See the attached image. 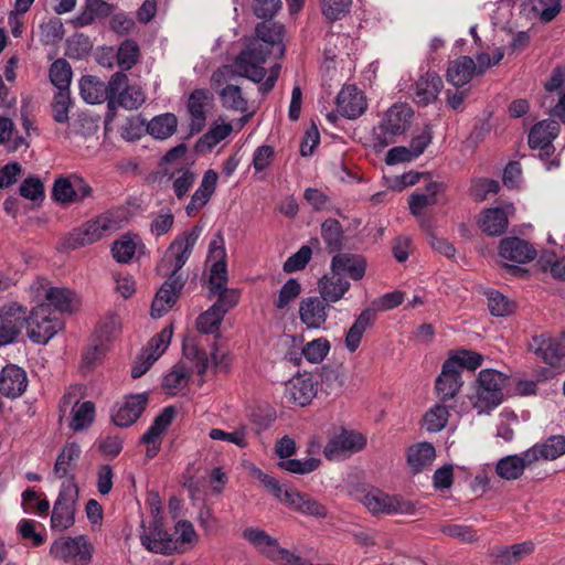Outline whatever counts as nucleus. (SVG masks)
Masks as SVG:
<instances>
[{"mask_svg": "<svg viewBox=\"0 0 565 565\" xmlns=\"http://www.w3.org/2000/svg\"><path fill=\"white\" fill-rule=\"evenodd\" d=\"M285 28L282 24L270 21L257 23L255 28L256 38L249 41L246 47L235 57L231 66L233 72L246 77L254 83L263 81L267 74L264 64L267 57L275 54L281 57L285 53L282 42Z\"/></svg>", "mask_w": 565, "mask_h": 565, "instance_id": "nucleus-1", "label": "nucleus"}, {"mask_svg": "<svg viewBox=\"0 0 565 565\" xmlns=\"http://www.w3.org/2000/svg\"><path fill=\"white\" fill-rule=\"evenodd\" d=\"M254 476L276 499L291 510L317 519L327 518V507L310 494L300 492L295 488L284 489V486L275 477L263 472L260 469H255Z\"/></svg>", "mask_w": 565, "mask_h": 565, "instance_id": "nucleus-2", "label": "nucleus"}, {"mask_svg": "<svg viewBox=\"0 0 565 565\" xmlns=\"http://www.w3.org/2000/svg\"><path fill=\"white\" fill-rule=\"evenodd\" d=\"M414 118L413 108L405 103L393 104L373 127V146L377 151L393 145L397 137L403 136L411 128Z\"/></svg>", "mask_w": 565, "mask_h": 565, "instance_id": "nucleus-3", "label": "nucleus"}, {"mask_svg": "<svg viewBox=\"0 0 565 565\" xmlns=\"http://www.w3.org/2000/svg\"><path fill=\"white\" fill-rule=\"evenodd\" d=\"M508 376L493 370L484 369L476 380V401L473 406L480 412H490L503 401V387Z\"/></svg>", "mask_w": 565, "mask_h": 565, "instance_id": "nucleus-4", "label": "nucleus"}, {"mask_svg": "<svg viewBox=\"0 0 565 565\" xmlns=\"http://www.w3.org/2000/svg\"><path fill=\"white\" fill-rule=\"evenodd\" d=\"M201 233L202 227L194 225L177 235L167 248L159 269L167 268L171 275H181L180 270L189 260Z\"/></svg>", "mask_w": 565, "mask_h": 565, "instance_id": "nucleus-5", "label": "nucleus"}, {"mask_svg": "<svg viewBox=\"0 0 565 565\" xmlns=\"http://www.w3.org/2000/svg\"><path fill=\"white\" fill-rule=\"evenodd\" d=\"M108 110L115 111L118 108L128 110L138 109L146 99L141 87L129 85V78L124 72H116L108 81Z\"/></svg>", "mask_w": 565, "mask_h": 565, "instance_id": "nucleus-6", "label": "nucleus"}, {"mask_svg": "<svg viewBox=\"0 0 565 565\" xmlns=\"http://www.w3.org/2000/svg\"><path fill=\"white\" fill-rule=\"evenodd\" d=\"M561 130L557 121L545 119L536 122L530 130L527 136L529 147L533 150H540L539 157L546 163V169L551 170L559 166L558 159H548L554 154L555 147L553 141L556 139Z\"/></svg>", "mask_w": 565, "mask_h": 565, "instance_id": "nucleus-7", "label": "nucleus"}, {"mask_svg": "<svg viewBox=\"0 0 565 565\" xmlns=\"http://www.w3.org/2000/svg\"><path fill=\"white\" fill-rule=\"evenodd\" d=\"M94 546L87 535L60 537L50 547V555L75 565H88L93 558Z\"/></svg>", "mask_w": 565, "mask_h": 565, "instance_id": "nucleus-8", "label": "nucleus"}, {"mask_svg": "<svg viewBox=\"0 0 565 565\" xmlns=\"http://www.w3.org/2000/svg\"><path fill=\"white\" fill-rule=\"evenodd\" d=\"M78 492V487L75 482L67 481L62 483L51 515V529L53 531L62 532L74 525Z\"/></svg>", "mask_w": 565, "mask_h": 565, "instance_id": "nucleus-9", "label": "nucleus"}, {"mask_svg": "<svg viewBox=\"0 0 565 565\" xmlns=\"http://www.w3.org/2000/svg\"><path fill=\"white\" fill-rule=\"evenodd\" d=\"M62 328L63 322L52 316L50 305L39 303L28 317L26 333L36 344L47 343Z\"/></svg>", "mask_w": 565, "mask_h": 565, "instance_id": "nucleus-10", "label": "nucleus"}, {"mask_svg": "<svg viewBox=\"0 0 565 565\" xmlns=\"http://www.w3.org/2000/svg\"><path fill=\"white\" fill-rule=\"evenodd\" d=\"M114 226L115 222L111 217L107 215L97 216L95 220L88 221L70 232L64 238V246L68 249H76L90 245L103 238Z\"/></svg>", "mask_w": 565, "mask_h": 565, "instance_id": "nucleus-11", "label": "nucleus"}, {"mask_svg": "<svg viewBox=\"0 0 565 565\" xmlns=\"http://www.w3.org/2000/svg\"><path fill=\"white\" fill-rule=\"evenodd\" d=\"M28 309L18 302L0 307V347L13 343L24 326L28 327Z\"/></svg>", "mask_w": 565, "mask_h": 565, "instance_id": "nucleus-12", "label": "nucleus"}, {"mask_svg": "<svg viewBox=\"0 0 565 565\" xmlns=\"http://www.w3.org/2000/svg\"><path fill=\"white\" fill-rule=\"evenodd\" d=\"M207 259L213 262L210 270L209 290H218L227 284L226 249L223 234L217 232L210 242Z\"/></svg>", "mask_w": 565, "mask_h": 565, "instance_id": "nucleus-13", "label": "nucleus"}, {"mask_svg": "<svg viewBox=\"0 0 565 565\" xmlns=\"http://www.w3.org/2000/svg\"><path fill=\"white\" fill-rule=\"evenodd\" d=\"M111 330L108 324H99L90 337L88 347L83 351L81 369L92 371L104 359L109 350L111 341Z\"/></svg>", "mask_w": 565, "mask_h": 565, "instance_id": "nucleus-14", "label": "nucleus"}, {"mask_svg": "<svg viewBox=\"0 0 565 565\" xmlns=\"http://www.w3.org/2000/svg\"><path fill=\"white\" fill-rule=\"evenodd\" d=\"M365 444L366 440L361 434L343 429L329 439L323 448V455L328 460H339L360 451Z\"/></svg>", "mask_w": 565, "mask_h": 565, "instance_id": "nucleus-15", "label": "nucleus"}, {"mask_svg": "<svg viewBox=\"0 0 565 565\" xmlns=\"http://www.w3.org/2000/svg\"><path fill=\"white\" fill-rule=\"evenodd\" d=\"M148 403L149 395L146 392L125 396L122 403L113 411V423L118 427H130L142 415Z\"/></svg>", "mask_w": 565, "mask_h": 565, "instance_id": "nucleus-16", "label": "nucleus"}, {"mask_svg": "<svg viewBox=\"0 0 565 565\" xmlns=\"http://www.w3.org/2000/svg\"><path fill=\"white\" fill-rule=\"evenodd\" d=\"M184 284L183 275L169 274L168 279L162 284L152 301L150 311L152 318H161L172 308Z\"/></svg>", "mask_w": 565, "mask_h": 565, "instance_id": "nucleus-17", "label": "nucleus"}, {"mask_svg": "<svg viewBox=\"0 0 565 565\" xmlns=\"http://www.w3.org/2000/svg\"><path fill=\"white\" fill-rule=\"evenodd\" d=\"M140 542L149 552L171 555L173 553H183L185 548L177 546L171 534H169L159 521H153L152 525L140 535Z\"/></svg>", "mask_w": 565, "mask_h": 565, "instance_id": "nucleus-18", "label": "nucleus"}, {"mask_svg": "<svg viewBox=\"0 0 565 565\" xmlns=\"http://www.w3.org/2000/svg\"><path fill=\"white\" fill-rule=\"evenodd\" d=\"M335 105L337 111L348 119L359 118L367 108L364 93L355 85H344L337 95Z\"/></svg>", "mask_w": 565, "mask_h": 565, "instance_id": "nucleus-19", "label": "nucleus"}, {"mask_svg": "<svg viewBox=\"0 0 565 565\" xmlns=\"http://www.w3.org/2000/svg\"><path fill=\"white\" fill-rule=\"evenodd\" d=\"M530 349L546 364L554 366L565 358V335L554 338L548 333L534 335Z\"/></svg>", "mask_w": 565, "mask_h": 565, "instance_id": "nucleus-20", "label": "nucleus"}, {"mask_svg": "<svg viewBox=\"0 0 565 565\" xmlns=\"http://www.w3.org/2000/svg\"><path fill=\"white\" fill-rule=\"evenodd\" d=\"M454 363V360H446L435 382L437 396L444 404L454 399L463 385L460 372L452 369Z\"/></svg>", "mask_w": 565, "mask_h": 565, "instance_id": "nucleus-21", "label": "nucleus"}, {"mask_svg": "<svg viewBox=\"0 0 565 565\" xmlns=\"http://www.w3.org/2000/svg\"><path fill=\"white\" fill-rule=\"evenodd\" d=\"M364 504L372 513H411L413 507L399 497L388 495L383 492H370L364 497Z\"/></svg>", "mask_w": 565, "mask_h": 565, "instance_id": "nucleus-22", "label": "nucleus"}, {"mask_svg": "<svg viewBox=\"0 0 565 565\" xmlns=\"http://www.w3.org/2000/svg\"><path fill=\"white\" fill-rule=\"evenodd\" d=\"M317 383L311 374H298L286 384V398L299 406H306L311 403L317 394Z\"/></svg>", "mask_w": 565, "mask_h": 565, "instance_id": "nucleus-23", "label": "nucleus"}, {"mask_svg": "<svg viewBox=\"0 0 565 565\" xmlns=\"http://www.w3.org/2000/svg\"><path fill=\"white\" fill-rule=\"evenodd\" d=\"M499 255L507 260L525 264L536 257V249L529 242L511 236L500 241Z\"/></svg>", "mask_w": 565, "mask_h": 565, "instance_id": "nucleus-24", "label": "nucleus"}, {"mask_svg": "<svg viewBox=\"0 0 565 565\" xmlns=\"http://www.w3.org/2000/svg\"><path fill=\"white\" fill-rule=\"evenodd\" d=\"M217 180L218 174L215 170L209 169L204 172L199 188L192 194L190 202L185 206L188 216H195L199 211L209 203L216 190Z\"/></svg>", "mask_w": 565, "mask_h": 565, "instance_id": "nucleus-25", "label": "nucleus"}, {"mask_svg": "<svg viewBox=\"0 0 565 565\" xmlns=\"http://www.w3.org/2000/svg\"><path fill=\"white\" fill-rule=\"evenodd\" d=\"M28 386L25 371L15 365L8 364L0 372V393L7 397L15 398L21 396Z\"/></svg>", "mask_w": 565, "mask_h": 565, "instance_id": "nucleus-26", "label": "nucleus"}, {"mask_svg": "<svg viewBox=\"0 0 565 565\" xmlns=\"http://www.w3.org/2000/svg\"><path fill=\"white\" fill-rule=\"evenodd\" d=\"M366 265V259L362 255L338 253L332 257L330 267L333 274L339 276L347 274L353 280H360L365 275Z\"/></svg>", "mask_w": 565, "mask_h": 565, "instance_id": "nucleus-27", "label": "nucleus"}, {"mask_svg": "<svg viewBox=\"0 0 565 565\" xmlns=\"http://www.w3.org/2000/svg\"><path fill=\"white\" fill-rule=\"evenodd\" d=\"M443 87L441 77L435 72H427L415 83L413 98L420 106L434 103Z\"/></svg>", "mask_w": 565, "mask_h": 565, "instance_id": "nucleus-28", "label": "nucleus"}, {"mask_svg": "<svg viewBox=\"0 0 565 565\" xmlns=\"http://www.w3.org/2000/svg\"><path fill=\"white\" fill-rule=\"evenodd\" d=\"M210 99V93L204 88L194 89L190 94L188 100V110L191 116V134H199L204 128L206 121L205 107Z\"/></svg>", "mask_w": 565, "mask_h": 565, "instance_id": "nucleus-29", "label": "nucleus"}, {"mask_svg": "<svg viewBox=\"0 0 565 565\" xmlns=\"http://www.w3.org/2000/svg\"><path fill=\"white\" fill-rule=\"evenodd\" d=\"M328 302L321 298H306L300 302V319L308 328L318 329L326 322L328 318Z\"/></svg>", "mask_w": 565, "mask_h": 565, "instance_id": "nucleus-30", "label": "nucleus"}, {"mask_svg": "<svg viewBox=\"0 0 565 565\" xmlns=\"http://www.w3.org/2000/svg\"><path fill=\"white\" fill-rule=\"evenodd\" d=\"M376 320V310L366 308L358 316L345 334V347L350 352H355L360 347L364 332L373 326Z\"/></svg>", "mask_w": 565, "mask_h": 565, "instance_id": "nucleus-31", "label": "nucleus"}, {"mask_svg": "<svg viewBox=\"0 0 565 565\" xmlns=\"http://www.w3.org/2000/svg\"><path fill=\"white\" fill-rule=\"evenodd\" d=\"M436 458V450L430 443H418L407 449V463L413 475L420 473L431 466Z\"/></svg>", "mask_w": 565, "mask_h": 565, "instance_id": "nucleus-32", "label": "nucleus"}, {"mask_svg": "<svg viewBox=\"0 0 565 565\" xmlns=\"http://www.w3.org/2000/svg\"><path fill=\"white\" fill-rule=\"evenodd\" d=\"M79 93L82 98L88 104H102L105 100L108 103L110 98L108 83L105 84L93 75H85L79 79Z\"/></svg>", "mask_w": 565, "mask_h": 565, "instance_id": "nucleus-33", "label": "nucleus"}, {"mask_svg": "<svg viewBox=\"0 0 565 565\" xmlns=\"http://www.w3.org/2000/svg\"><path fill=\"white\" fill-rule=\"evenodd\" d=\"M477 71L476 62L469 56H460L449 62L447 68V81L456 87L469 83Z\"/></svg>", "mask_w": 565, "mask_h": 565, "instance_id": "nucleus-34", "label": "nucleus"}, {"mask_svg": "<svg viewBox=\"0 0 565 565\" xmlns=\"http://www.w3.org/2000/svg\"><path fill=\"white\" fill-rule=\"evenodd\" d=\"M318 286L321 299L326 302H337L350 289L351 285L345 278L331 271L330 276L326 275L319 280Z\"/></svg>", "mask_w": 565, "mask_h": 565, "instance_id": "nucleus-35", "label": "nucleus"}, {"mask_svg": "<svg viewBox=\"0 0 565 565\" xmlns=\"http://www.w3.org/2000/svg\"><path fill=\"white\" fill-rule=\"evenodd\" d=\"M321 237L329 253H339L343 247L344 231L339 220L329 217L321 224Z\"/></svg>", "mask_w": 565, "mask_h": 565, "instance_id": "nucleus-36", "label": "nucleus"}, {"mask_svg": "<svg viewBox=\"0 0 565 565\" xmlns=\"http://www.w3.org/2000/svg\"><path fill=\"white\" fill-rule=\"evenodd\" d=\"M509 225L507 212L502 207H491L483 211L480 227L490 236L502 235Z\"/></svg>", "mask_w": 565, "mask_h": 565, "instance_id": "nucleus-37", "label": "nucleus"}, {"mask_svg": "<svg viewBox=\"0 0 565 565\" xmlns=\"http://www.w3.org/2000/svg\"><path fill=\"white\" fill-rule=\"evenodd\" d=\"M178 127V118L172 113L154 116L146 126V131L156 139L164 140L171 137Z\"/></svg>", "mask_w": 565, "mask_h": 565, "instance_id": "nucleus-38", "label": "nucleus"}, {"mask_svg": "<svg viewBox=\"0 0 565 565\" xmlns=\"http://www.w3.org/2000/svg\"><path fill=\"white\" fill-rule=\"evenodd\" d=\"M171 186L178 200H183L188 196L190 190L196 181V173L188 166H182L174 169L169 174Z\"/></svg>", "mask_w": 565, "mask_h": 565, "instance_id": "nucleus-39", "label": "nucleus"}, {"mask_svg": "<svg viewBox=\"0 0 565 565\" xmlns=\"http://www.w3.org/2000/svg\"><path fill=\"white\" fill-rule=\"evenodd\" d=\"M46 305L62 313H72L77 308L76 295L67 288L54 287L46 291Z\"/></svg>", "mask_w": 565, "mask_h": 565, "instance_id": "nucleus-40", "label": "nucleus"}, {"mask_svg": "<svg viewBox=\"0 0 565 565\" xmlns=\"http://www.w3.org/2000/svg\"><path fill=\"white\" fill-rule=\"evenodd\" d=\"M79 456V446L76 443H67L56 458L54 475L60 479L65 478L76 467Z\"/></svg>", "mask_w": 565, "mask_h": 565, "instance_id": "nucleus-41", "label": "nucleus"}, {"mask_svg": "<svg viewBox=\"0 0 565 565\" xmlns=\"http://www.w3.org/2000/svg\"><path fill=\"white\" fill-rule=\"evenodd\" d=\"M177 415L174 406L164 407L161 413L153 419L150 427L141 436L140 443L150 444L157 440L160 435L170 426Z\"/></svg>", "mask_w": 565, "mask_h": 565, "instance_id": "nucleus-42", "label": "nucleus"}, {"mask_svg": "<svg viewBox=\"0 0 565 565\" xmlns=\"http://www.w3.org/2000/svg\"><path fill=\"white\" fill-rule=\"evenodd\" d=\"M183 355L194 363L199 375H204L209 367V358L203 349H200L194 337H184L182 341Z\"/></svg>", "mask_w": 565, "mask_h": 565, "instance_id": "nucleus-43", "label": "nucleus"}, {"mask_svg": "<svg viewBox=\"0 0 565 565\" xmlns=\"http://www.w3.org/2000/svg\"><path fill=\"white\" fill-rule=\"evenodd\" d=\"M484 295L488 309L494 317H508L516 310V303L498 290L489 289Z\"/></svg>", "mask_w": 565, "mask_h": 565, "instance_id": "nucleus-44", "label": "nucleus"}, {"mask_svg": "<svg viewBox=\"0 0 565 565\" xmlns=\"http://www.w3.org/2000/svg\"><path fill=\"white\" fill-rule=\"evenodd\" d=\"M310 245L301 246L295 254L287 258L284 263L282 269L285 273H295L303 269L311 259L312 247H319L320 241L317 237H312L309 241Z\"/></svg>", "mask_w": 565, "mask_h": 565, "instance_id": "nucleus-45", "label": "nucleus"}, {"mask_svg": "<svg viewBox=\"0 0 565 565\" xmlns=\"http://www.w3.org/2000/svg\"><path fill=\"white\" fill-rule=\"evenodd\" d=\"M72 74V67L65 58H57L49 70L50 79L57 90H70Z\"/></svg>", "mask_w": 565, "mask_h": 565, "instance_id": "nucleus-46", "label": "nucleus"}, {"mask_svg": "<svg viewBox=\"0 0 565 565\" xmlns=\"http://www.w3.org/2000/svg\"><path fill=\"white\" fill-rule=\"evenodd\" d=\"M140 47L134 40H125L120 43L117 51V64L120 72L131 70L139 61Z\"/></svg>", "mask_w": 565, "mask_h": 565, "instance_id": "nucleus-47", "label": "nucleus"}, {"mask_svg": "<svg viewBox=\"0 0 565 565\" xmlns=\"http://www.w3.org/2000/svg\"><path fill=\"white\" fill-rule=\"evenodd\" d=\"M223 107L244 113L247 110V100L244 98L242 89L237 85H226L218 93Z\"/></svg>", "mask_w": 565, "mask_h": 565, "instance_id": "nucleus-48", "label": "nucleus"}, {"mask_svg": "<svg viewBox=\"0 0 565 565\" xmlns=\"http://www.w3.org/2000/svg\"><path fill=\"white\" fill-rule=\"evenodd\" d=\"M53 201L61 204H70L76 202L74 174L70 177H58L55 179L52 189Z\"/></svg>", "mask_w": 565, "mask_h": 565, "instance_id": "nucleus-49", "label": "nucleus"}, {"mask_svg": "<svg viewBox=\"0 0 565 565\" xmlns=\"http://www.w3.org/2000/svg\"><path fill=\"white\" fill-rule=\"evenodd\" d=\"M95 418V405L90 401L78 402L73 407V417L70 424L74 430H83L92 425Z\"/></svg>", "mask_w": 565, "mask_h": 565, "instance_id": "nucleus-50", "label": "nucleus"}, {"mask_svg": "<svg viewBox=\"0 0 565 565\" xmlns=\"http://www.w3.org/2000/svg\"><path fill=\"white\" fill-rule=\"evenodd\" d=\"M448 405L438 403L429 408L424 416V425L429 433L440 431L448 423Z\"/></svg>", "mask_w": 565, "mask_h": 565, "instance_id": "nucleus-51", "label": "nucleus"}, {"mask_svg": "<svg viewBox=\"0 0 565 565\" xmlns=\"http://www.w3.org/2000/svg\"><path fill=\"white\" fill-rule=\"evenodd\" d=\"M530 11L544 23L551 22L562 10V0H530Z\"/></svg>", "mask_w": 565, "mask_h": 565, "instance_id": "nucleus-52", "label": "nucleus"}, {"mask_svg": "<svg viewBox=\"0 0 565 565\" xmlns=\"http://www.w3.org/2000/svg\"><path fill=\"white\" fill-rule=\"evenodd\" d=\"M224 317L221 316L216 310L210 307L207 310L202 312L195 321L196 329L203 334H214L216 339L220 338V327Z\"/></svg>", "mask_w": 565, "mask_h": 565, "instance_id": "nucleus-53", "label": "nucleus"}, {"mask_svg": "<svg viewBox=\"0 0 565 565\" xmlns=\"http://www.w3.org/2000/svg\"><path fill=\"white\" fill-rule=\"evenodd\" d=\"M500 191V183L488 178H473L470 182L469 195L476 202H483L489 194H497Z\"/></svg>", "mask_w": 565, "mask_h": 565, "instance_id": "nucleus-54", "label": "nucleus"}, {"mask_svg": "<svg viewBox=\"0 0 565 565\" xmlns=\"http://www.w3.org/2000/svg\"><path fill=\"white\" fill-rule=\"evenodd\" d=\"M447 360H454L452 369L461 373L462 369L477 370L483 362V356L475 351L458 350L449 355Z\"/></svg>", "mask_w": 565, "mask_h": 565, "instance_id": "nucleus-55", "label": "nucleus"}, {"mask_svg": "<svg viewBox=\"0 0 565 565\" xmlns=\"http://www.w3.org/2000/svg\"><path fill=\"white\" fill-rule=\"evenodd\" d=\"M523 471L522 460L519 459V455L505 456L495 466L498 476L505 480H516L522 476Z\"/></svg>", "mask_w": 565, "mask_h": 565, "instance_id": "nucleus-56", "label": "nucleus"}, {"mask_svg": "<svg viewBox=\"0 0 565 565\" xmlns=\"http://www.w3.org/2000/svg\"><path fill=\"white\" fill-rule=\"evenodd\" d=\"M72 104L70 90H57L51 104L53 119L58 124L68 122V111Z\"/></svg>", "mask_w": 565, "mask_h": 565, "instance_id": "nucleus-57", "label": "nucleus"}, {"mask_svg": "<svg viewBox=\"0 0 565 565\" xmlns=\"http://www.w3.org/2000/svg\"><path fill=\"white\" fill-rule=\"evenodd\" d=\"M93 50L89 38L83 33H77L66 41V55L73 60L86 57Z\"/></svg>", "mask_w": 565, "mask_h": 565, "instance_id": "nucleus-58", "label": "nucleus"}, {"mask_svg": "<svg viewBox=\"0 0 565 565\" xmlns=\"http://www.w3.org/2000/svg\"><path fill=\"white\" fill-rule=\"evenodd\" d=\"M320 379L321 387L327 394H337L344 385V377L338 367L322 366Z\"/></svg>", "mask_w": 565, "mask_h": 565, "instance_id": "nucleus-59", "label": "nucleus"}, {"mask_svg": "<svg viewBox=\"0 0 565 565\" xmlns=\"http://www.w3.org/2000/svg\"><path fill=\"white\" fill-rule=\"evenodd\" d=\"M321 461L318 458H308L305 460L300 459H291L290 457L280 460L278 462V467L282 470H286L296 475H308L315 470H317L320 466Z\"/></svg>", "mask_w": 565, "mask_h": 565, "instance_id": "nucleus-60", "label": "nucleus"}, {"mask_svg": "<svg viewBox=\"0 0 565 565\" xmlns=\"http://www.w3.org/2000/svg\"><path fill=\"white\" fill-rule=\"evenodd\" d=\"M210 292L217 295L216 301L211 307L223 317L237 305L239 299V294L235 289H227L226 286Z\"/></svg>", "mask_w": 565, "mask_h": 565, "instance_id": "nucleus-61", "label": "nucleus"}, {"mask_svg": "<svg viewBox=\"0 0 565 565\" xmlns=\"http://www.w3.org/2000/svg\"><path fill=\"white\" fill-rule=\"evenodd\" d=\"M113 257L120 264H128L136 254V243L129 235H124L114 242L111 246Z\"/></svg>", "mask_w": 565, "mask_h": 565, "instance_id": "nucleus-62", "label": "nucleus"}, {"mask_svg": "<svg viewBox=\"0 0 565 565\" xmlns=\"http://www.w3.org/2000/svg\"><path fill=\"white\" fill-rule=\"evenodd\" d=\"M543 460H555L565 455V436L552 435L540 443Z\"/></svg>", "mask_w": 565, "mask_h": 565, "instance_id": "nucleus-63", "label": "nucleus"}, {"mask_svg": "<svg viewBox=\"0 0 565 565\" xmlns=\"http://www.w3.org/2000/svg\"><path fill=\"white\" fill-rule=\"evenodd\" d=\"M330 351V342L326 338H318L308 342L302 349L301 354L310 363H320Z\"/></svg>", "mask_w": 565, "mask_h": 565, "instance_id": "nucleus-64", "label": "nucleus"}]
</instances>
